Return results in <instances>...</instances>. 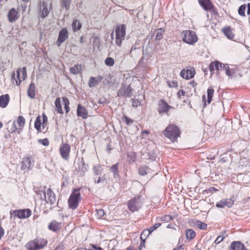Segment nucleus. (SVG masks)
I'll list each match as a JSON object with an SVG mask.
<instances>
[{
    "label": "nucleus",
    "mask_w": 250,
    "mask_h": 250,
    "mask_svg": "<svg viewBox=\"0 0 250 250\" xmlns=\"http://www.w3.org/2000/svg\"><path fill=\"white\" fill-rule=\"evenodd\" d=\"M163 134L172 142H177L180 136V131L178 127L175 125H168L163 131Z\"/></svg>",
    "instance_id": "1"
},
{
    "label": "nucleus",
    "mask_w": 250,
    "mask_h": 250,
    "mask_svg": "<svg viewBox=\"0 0 250 250\" xmlns=\"http://www.w3.org/2000/svg\"><path fill=\"white\" fill-rule=\"evenodd\" d=\"M81 199L80 188H77L73 189L68 200L69 208L72 209H75L78 207Z\"/></svg>",
    "instance_id": "2"
},
{
    "label": "nucleus",
    "mask_w": 250,
    "mask_h": 250,
    "mask_svg": "<svg viewBox=\"0 0 250 250\" xmlns=\"http://www.w3.org/2000/svg\"><path fill=\"white\" fill-rule=\"evenodd\" d=\"M126 32V26L125 24L118 25L115 29L116 34V44L117 46L121 47L122 41L125 40Z\"/></svg>",
    "instance_id": "3"
},
{
    "label": "nucleus",
    "mask_w": 250,
    "mask_h": 250,
    "mask_svg": "<svg viewBox=\"0 0 250 250\" xmlns=\"http://www.w3.org/2000/svg\"><path fill=\"white\" fill-rule=\"evenodd\" d=\"M37 194L40 196L41 199L45 200L47 203L53 205L56 202V197L54 193L50 189H48L47 192L43 191H39Z\"/></svg>",
    "instance_id": "4"
},
{
    "label": "nucleus",
    "mask_w": 250,
    "mask_h": 250,
    "mask_svg": "<svg viewBox=\"0 0 250 250\" xmlns=\"http://www.w3.org/2000/svg\"><path fill=\"white\" fill-rule=\"evenodd\" d=\"M184 34L183 40L184 42L189 44H193L198 40L196 33L192 30H186L182 33Z\"/></svg>",
    "instance_id": "5"
},
{
    "label": "nucleus",
    "mask_w": 250,
    "mask_h": 250,
    "mask_svg": "<svg viewBox=\"0 0 250 250\" xmlns=\"http://www.w3.org/2000/svg\"><path fill=\"white\" fill-rule=\"evenodd\" d=\"M40 11L39 13V17L44 19L48 15L50 10L52 9V4L49 5L44 0L41 1L39 4Z\"/></svg>",
    "instance_id": "6"
},
{
    "label": "nucleus",
    "mask_w": 250,
    "mask_h": 250,
    "mask_svg": "<svg viewBox=\"0 0 250 250\" xmlns=\"http://www.w3.org/2000/svg\"><path fill=\"white\" fill-rule=\"evenodd\" d=\"M128 208L129 209L134 212L138 210L142 206V203L141 200V197L134 198L130 200L128 203Z\"/></svg>",
    "instance_id": "7"
},
{
    "label": "nucleus",
    "mask_w": 250,
    "mask_h": 250,
    "mask_svg": "<svg viewBox=\"0 0 250 250\" xmlns=\"http://www.w3.org/2000/svg\"><path fill=\"white\" fill-rule=\"evenodd\" d=\"M117 95L130 98L133 95V89L130 85H123L118 92Z\"/></svg>",
    "instance_id": "8"
},
{
    "label": "nucleus",
    "mask_w": 250,
    "mask_h": 250,
    "mask_svg": "<svg viewBox=\"0 0 250 250\" xmlns=\"http://www.w3.org/2000/svg\"><path fill=\"white\" fill-rule=\"evenodd\" d=\"M199 4L206 11L211 10L212 12L217 15L218 12L215 8H214L213 4L210 0H198Z\"/></svg>",
    "instance_id": "9"
},
{
    "label": "nucleus",
    "mask_w": 250,
    "mask_h": 250,
    "mask_svg": "<svg viewBox=\"0 0 250 250\" xmlns=\"http://www.w3.org/2000/svg\"><path fill=\"white\" fill-rule=\"evenodd\" d=\"M70 146L67 144H62L60 147V152L62 158L67 160L69 159Z\"/></svg>",
    "instance_id": "10"
},
{
    "label": "nucleus",
    "mask_w": 250,
    "mask_h": 250,
    "mask_svg": "<svg viewBox=\"0 0 250 250\" xmlns=\"http://www.w3.org/2000/svg\"><path fill=\"white\" fill-rule=\"evenodd\" d=\"M159 107L158 111L160 114L165 113L167 114L169 110L173 109V107L168 105L164 100L161 99L158 103Z\"/></svg>",
    "instance_id": "11"
},
{
    "label": "nucleus",
    "mask_w": 250,
    "mask_h": 250,
    "mask_svg": "<svg viewBox=\"0 0 250 250\" xmlns=\"http://www.w3.org/2000/svg\"><path fill=\"white\" fill-rule=\"evenodd\" d=\"M14 216H17L20 219H24L29 217L31 214L30 209H23L14 210L13 212Z\"/></svg>",
    "instance_id": "12"
},
{
    "label": "nucleus",
    "mask_w": 250,
    "mask_h": 250,
    "mask_svg": "<svg viewBox=\"0 0 250 250\" xmlns=\"http://www.w3.org/2000/svg\"><path fill=\"white\" fill-rule=\"evenodd\" d=\"M68 38V31L66 28L61 29L59 33V37L57 41V44L60 46L61 44L66 41Z\"/></svg>",
    "instance_id": "13"
},
{
    "label": "nucleus",
    "mask_w": 250,
    "mask_h": 250,
    "mask_svg": "<svg viewBox=\"0 0 250 250\" xmlns=\"http://www.w3.org/2000/svg\"><path fill=\"white\" fill-rule=\"evenodd\" d=\"M17 77L19 81L16 80V83L17 85L20 84L21 80H23L25 79L27 76L26 68L23 67L22 68H19L17 71Z\"/></svg>",
    "instance_id": "14"
},
{
    "label": "nucleus",
    "mask_w": 250,
    "mask_h": 250,
    "mask_svg": "<svg viewBox=\"0 0 250 250\" xmlns=\"http://www.w3.org/2000/svg\"><path fill=\"white\" fill-rule=\"evenodd\" d=\"M234 204L233 200L229 199H224L217 202L216 207L219 208H224L225 207L231 208Z\"/></svg>",
    "instance_id": "15"
},
{
    "label": "nucleus",
    "mask_w": 250,
    "mask_h": 250,
    "mask_svg": "<svg viewBox=\"0 0 250 250\" xmlns=\"http://www.w3.org/2000/svg\"><path fill=\"white\" fill-rule=\"evenodd\" d=\"M227 64H224L218 61L211 62L209 66V70L211 72H213L214 70H219L221 69H227Z\"/></svg>",
    "instance_id": "16"
},
{
    "label": "nucleus",
    "mask_w": 250,
    "mask_h": 250,
    "mask_svg": "<svg viewBox=\"0 0 250 250\" xmlns=\"http://www.w3.org/2000/svg\"><path fill=\"white\" fill-rule=\"evenodd\" d=\"M7 17L10 22H14L19 18L18 12L15 8H11L9 11Z\"/></svg>",
    "instance_id": "17"
},
{
    "label": "nucleus",
    "mask_w": 250,
    "mask_h": 250,
    "mask_svg": "<svg viewBox=\"0 0 250 250\" xmlns=\"http://www.w3.org/2000/svg\"><path fill=\"white\" fill-rule=\"evenodd\" d=\"M77 115L78 117H81L83 119H86L88 116V111L86 108L79 104L77 106Z\"/></svg>",
    "instance_id": "18"
},
{
    "label": "nucleus",
    "mask_w": 250,
    "mask_h": 250,
    "mask_svg": "<svg viewBox=\"0 0 250 250\" xmlns=\"http://www.w3.org/2000/svg\"><path fill=\"white\" fill-rule=\"evenodd\" d=\"M230 250H248L244 245L239 241L233 242L230 246Z\"/></svg>",
    "instance_id": "19"
},
{
    "label": "nucleus",
    "mask_w": 250,
    "mask_h": 250,
    "mask_svg": "<svg viewBox=\"0 0 250 250\" xmlns=\"http://www.w3.org/2000/svg\"><path fill=\"white\" fill-rule=\"evenodd\" d=\"M33 161L31 157H26L23 159L21 165V169H24L25 168L29 169L33 165Z\"/></svg>",
    "instance_id": "20"
},
{
    "label": "nucleus",
    "mask_w": 250,
    "mask_h": 250,
    "mask_svg": "<svg viewBox=\"0 0 250 250\" xmlns=\"http://www.w3.org/2000/svg\"><path fill=\"white\" fill-rule=\"evenodd\" d=\"M9 96L8 94H5L0 96V107L2 108L5 107L9 101Z\"/></svg>",
    "instance_id": "21"
},
{
    "label": "nucleus",
    "mask_w": 250,
    "mask_h": 250,
    "mask_svg": "<svg viewBox=\"0 0 250 250\" xmlns=\"http://www.w3.org/2000/svg\"><path fill=\"white\" fill-rule=\"evenodd\" d=\"M35 85L34 83L32 82L27 89V95L31 99L35 98Z\"/></svg>",
    "instance_id": "22"
},
{
    "label": "nucleus",
    "mask_w": 250,
    "mask_h": 250,
    "mask_svg": "<svg viewBox=\"0 0 250 250\" xmlns=\"http://www.w3.org/2000/svg\"><path fill=\"white\" fill-rule=\"evenodd\" d=\"M60 223L56 221H53L48 225V229L54 232H57L60 229Z\"/></svg>",
    "instance_id": "23"
},
{
    "label": "nucleus",
    "mask_w": 250,
    "mask_h": 250,
    "mask_svg": "<svg viewBox=\"0 0 250 250\" xmlns=\"http://www.w3.org/2000/svg\"><path fill=\"white\" fill-rule=\"evenodd\" d=\"M119 164L117 163L116 164L112 165L110 167V171L113 173L114 178H117L119 177Z\"/></svg>",
    "instance_id": "24"
},
{
    "label": "nucleus",
    "mask_w": 250,
    "mask_h": 250,
    "mask_svg": "<svg viewBox=\"0 0 250 250\" xmlns=\"http://www.w3.org/2000/svg\"><path fill=\"white\" fill-rule=\"evenodd\" d=\"M38 246L35 239H34L27 244L26 248L28 250H38L39 248Z\"/></svg>",
    "instance_id": "25"
},
{
    "label": "nucleus",
    "mask_w": 250,
    "mask_h": 250,
    "mask_svg": "<svg viewBox=\"0 0 250 250\" xmlns=\"http://www.w3.org/2000/svg\"><path fill=\"white\" fill-rule=\"evenodd\" d=\"M40 249L44 248L47 244V241L44 238L38 237L35 239Z\"/></svg>",
    "instance_id": "26"
},
{
    "label": "nucleus",
    "mask_w": 250,
    "mask_h": 250,
    "mask_svg": "<svg viewBox=\"0 0 250 250\" xmlns=\"http://www.w3.org/2000/svg\"><path fill=\"white\" fill-rule=\"evenodd\" d=\"M98 80H97L94 77H91L88 85L90 87H94L98 84V83L102 81L103 78L101 76L98 77Z\"/></svg>",
    "instance_id": "27"
},
{
    "label": "nucleus",
    "mask_w": 250,
    "mask_h": 250,
    "mask_svg": "<svg viewBox=\"0 0 250 250\" xmlns=\"http://www.w3.org/2000/svg\"><path fill=\"white\" fill-rule=\"evenodd\" d=\"M92 170L94 173V176H101L102 173V168L101 165L93 166Z\"/></svg>",
    "instance_id": "28"
},
{
    "label": "nucleus",
    "mask_w": 250,
    "mask_h": 250,
    "mask_svg": "<svg viewBox=\"0 0 250 250\" xmlns=\"http://www.w3.org/2000/svg\"><path fill=\"white\" fill-rule=\"evenodd\" d=\"M7 129L9 132L13 133L16 131L17 127L15 122H9L7 124Z\"/></svg>",
    "instance_id": "29"
},
{
    "label": "nucleus",
    "mask_w": 250,
    "mask_h": 250,
    "mask_svg": "<svg viewBox=\"0 0 250 250\" xmlns=\"http://www.w3.org/2000/svg\"><path fill=\"white\" fill-rule=\"evenodd\" d=\"M72 27L74 32L77 31L81 28L82 24L77 20H75L72 23Z\"/></svg>",
    "instance_id": "30"
},
{
    "label": "nucleus",
    "mask_w": 250,
    "mask_h": 250,
    "mask_svg": "<svg viewBox=\"0 0 250 250\" xmlns=\"http://www.w3.org/2000/svg\"><path fill=\"white\" fill-rule=\"evenodd\" d=\"M82 67L81 64L75 65L70 69V72L73 74H77L81 71Z\"/></svg>",
    "instance_id": "31"
},
{
    "label": "nucleus",
    "mask_w": 250,
    "mask_h": 250,
    "mask_svg": "<svg viewBox=\"0 0 250 250\" xmlns=\"http://www.w3.org/2000/svg\"><path fill=\"white\" fill-rule=\"evenodd\" d=\"M55 105L56 107V109L58 111V113L62 114L63 111L62 108L61 100L60 98H57L55 102Z\"/></svg>",
    "instance_id": "32"
},
{
    "label": "nucleus",
    "mask_w": 250,
    "mask_h": 250,
    "mask_svg": "<svg viewBox=\"0 0 250 250\" xmlns=\"http://www.w3.org/2000/svg\"><path fill=\"white\" fill-rule=\"evenodd\" d=\"M93 180L95 184H101L103 185H105L106 183V179L104 175L102 177L101 176H99L98 179H96V178H93Z\"/></svg>",
    "instance_id": "33"
},
{
    "label": "nucleus",
    "mask_w": 250,
    "mask_h": 250,
    "mask_svg": "<svg viewBox=\"0 0 250 250\" xmlns=\"http://www.w3.org/2000/svg\"><path fill=\"white\" fill-rule=\"evenodd\" d=\"M224 34L229 39H232L234 37L231 29L229 27L224 28L223 29Z\"/></svg>",
    "instance_id": "34"
},
{
    "label": "nucleus",
    "mask_w": 250,
    "mask_h": 250,
    "mask_svg": "<svg viewBox=\"0 0 250 250\" xmlns=\"http://www.w3.org/2000/svg\"><path fill=\"white\" fill-rule=\"evenodd\" d=\"M195 231L191 229H188L186 231V236L188 239H192L195 236Z\"/></svg>",
    "instance_id": "35"
},
{
    "label": "nucleus",
    "mask_w": 250,
    "mask_h": 250,
    "mask_svg": "<svg viewBox=\"0 0 250 250\" xmlns=\"http://www.w3.org/2000/svg\"><path fill=\"white\" fill-rule=\"evenodd\" d=\"M41 125H42V123H41V117L40 115H39L37 117V118L35 120V125H34L35 128L37 129V130L38 132H41Z\"/></svg>",
    "instance_id": "36"
},
{
    "label": "nucleus",
    "mask_w": 250,
    "mask_h": 250,
    "mask_svg": "<svg viewBox=\"0 0 250 250\" xmlns=\"http://www.w3.org/2000/svg\"><path fill=\"white\" fill-rule=\"evenodd\" d=\"M214 94V90L211 87H209L207 90L208 103L210 104L212 101V97Z\"/></svg>",
    "instance_id": "37"
},
{
    "label": "nucleus",
    "mask_w": 250,
    "mask_h": 250,
    "mask_svg": "<svg viewBox=\"0 0 250 250\" xmlns=\"http://www.w3.org/2000/svg\"><path fill=\"white\" fill-rule=\"evenodd\" d=\"M62 101H63V104H64V108L65 110V112L66 113H68L69 110H70V108H69V104H70V103H69V101L68 100V99L66 97H63L62 98Z\"/></svg>",
    "instance_id": "38"
},
{
    "label": "nucleus",
    "mask_w": 250,
    "mask_h": 250,
    "mask_svg": "<svg viewBox=\"0 0 250 250\" xmlns=\"http://www.w3.org/2000/svg\"><path fill=\"white\" fill-rule=\"evenodd\" d=\"M156 35L155 37V40H160L163 38V35L164 32V30L162 28H159L156 30Z\"/></svg>",
    "instance_id": "39"
},
{
    "label": "nucleus",
    "mask_w": 250,
    "mask_h": 250,
    "mask_svg": "<svg viewBox=\"0 0 250 250\" xmlns=\"http://www.w3.org/2000/svg\"><path fill=\"white\" fill-rule=\"evenodd\" d=\"M149 169L147 167H142L139 168V173L143 176L146 175Z\"/></svg>",
    "instance_id": "40"
},
{
    "label": "nucleus",
    "mask_w": 250,
    "mask_h": 250,
    "mask_svg": "<svg viewBox=\"0 0 250 250\" xmlns=\"http://www.w3.org/2000/svg\"><path fill=\"white\" fill-rule=\"evenodd\" d=\"M151 234L148 229L144 230L141 234V240H145L146 238L149 236V235Z\"/></svg>",
    "instance_id": "41"
},
{
    "label": "nucleus",
    "mask_w": 250,
    "mask_h": 250,
    "mask_svg": "<svg viewBox=\"0 0 250 250\" xmlns=\"http://www.w3.org/2000/svg\"><path fill=\"white\" fill-rule=\"evenodd\" d=\"M72 0H62V7L68 10L70 7V5Z\"/></svg>",
    "instance_id": "42"
},
{
    "label": "nucleus",
    "mask_w": 250,
    "mask_h": 250,
    "mask_svg": "<svg viewBox=\"0 0 250 250\" xmlns=\"http://www.w3.org/2000/svg\"><path fill=\"white\" fill-rule=\"evenodd\" d=\"M104 62L106 65L112 66L114 64V60L111 57H108L105 60Z\"/></svg>",
    "instance_id": "43"
},
{
    "label": "nucleus",
    "mask_w": 250,
    "mask_h": 250,
    "mask_svg": "<svg viewBox=\"0 0 250 250\" xmlns=\"http://www.w3.org/2000/svg\"><path fill=\"white\" fill-rule=\"evenodd\" d=\"M17 123L18 124L19 126L23 127L25 124V119L22 116H20L17 120Z\"/></svg>",
    "instance_id": "44"
},
{
    "label": "nucleus",
    "mask_w": 250,
    "mask_h": 250,
    "mask_svg": "<svg viewBox=\"0 0 250 250\" xmlns=\"http://www.w3.org/2000/svg\"><path fill=\"white\" fill-rule=\"evenodd\" d=\"M246 10L245 5H242L238 9V13L240 16H245V11Z\"/></svg>",
    "instance_id": "45"
},
{
    "label": "nucleus",
    "mask_w": 250,
    "mask_h": 250,
    "mask_svg": "<svg viewBox=\"0 0 250 250\" xmlns=\"http://www.w3.org/2000/svg\"><path fill=\"white\" fill-rule=\"evenodd\" d=\"M123 120L127 125H131L133 123V121L131 119L129 118L126 116H124Z\"/></svg>",
    "instance_id": "46"
},
{
    "label": "nucleus",
    "mask_w": 250,
    "mask_h": 250,
    "mask_svg": "<svg viewBox=\"0 0 250 250\" xmlns=\"http://www.w3.org/2000/svg\"><path fill=\"white\" fill-rule=\"evenodd\" d=\"M197 226L201 229H205L207 228V224L201 221H198Z\"/></svg>",
    "instance_id": "47"
},
{
    "label": "nucleus",
    "mask_w": 250,
    "mask_h": 250,
    "mask_svg": "<svg viewBox=\"0 0 250 250\" xmlns=\"http://www.w3.org/2000/svg\"><path fill=\"white\" fill-rule=\"evenodd\" d=\"M172 220V217L169 215H165L161 218V220L164 222H169Z\"/></svg>",
    "instance_id": "48"
},
{
    "label": "nucleus",
    "mask_w": 250,
    "mask_h": 250,
    "mask_svg": "<svg viewBox=\"0 0 250 250\" xmlns=\"http://www.w3.org/2000/svg\"><path fill=\"white\" fill-rule=\"evenodd\" d=\"M161 223H156L151 227L148 230L151 233L155 229L159 228L161 226Z\"/></svg>",
    "instance_id": "49"
},
{
    "label": "nucleus",
    "mask_w": 250,
    "mask_h": 250,
    "mask_svg": "<svg viewBox=\"0 0 250 250\" xmlns=\"http://www.w3.org/2000/svg\"><path fill=\"white\" fill-rule=\"evenodd\" d=\"M187 73H188V72H187L186 70H185V69H183L181 70L180 72V76L184 79L188 80L189 79L188 75H187Z\"/></svg>",
    "instance_id": "50"
},
{
    "label": "nucleus",
    "mask_w": 250,
    "mask_h": 250,
    "mask_svg": "<svg viewBox=\"0 0 250 250\" xmlns=\"http://www.w3.org/2000/svg\"><path fill=\"white\" fill-rule=\"evenodd\" d=\"M186 71L188 72L187 73V75H188L189 79L192 78L195 74L194 70H192V69H187Z\"/></svg>",
    "instance_id": "51"
},
{
    "label": "nucleus",
    "mask_w": 250,
    "mask_h": 250,
    "mask_svg": "<svg viewBox=\"0 0 250 250\" xmlns=\"http://www.w3.org/2000/svg\"><path fill=\"white\" fill-rule=\"evenodd\" d=\"M39 142L41 143L44 146H47L49 145V141L47 138L44 139H40Z\"/></svg>",
    "instance_id": "52"
},
{
    "label": "nucleus",
    "mask_w": 250,
    "mask_h": 250,
    "mask_svg": "<svg viewBox=\"0 0 250 250\" xmlns=\"http://www.w3.org/2000/svg\"><path fill=\"white\" fill-rule=\"evenodd\" d=\"M132 105L133 107H137L140 104V102L137 100L132 99Z\"/></svg>",
    "instance_id": "53"
},
{
    "label": "nucleus",
    "mask_w": 250,
    "mask_h": 250,
    "mask_svg": "<svg viewBox=\"0 0 250 250\" xmlns=\"http://www.w3.org/2000/svg\"><path fill=\"white\" fill-rule=\"evenodd\" d=\"M97 215L99 217H102L104 216V212L103 209H99L97 210Z\"/></svg>",
    "instance_id": "54"
},
{
    "label": "nucleus",
    "mask_w": 250,
    "mask_h": 250,
    "mask_svg": "<svg viewBox=\"0 0 250 250\" xmlns=\"http://www.w3.org/2000/svg\"><path fill=\"white\" fill-rule=\"evenodd\" d=\"M224 240L223 237L220 236V235L217 237V238L214 241V243L216 244H218L221 242H222Z\"/></svg>",
    "instance_id": "55"
},
{
    "label": "nucleus",
    "mask_w": 250,
    "mask_h": 250,
    "mask_svg": "<svg viewBox=\"0 0 250 250\" xmlns=\"http://www.w3.org/2000/svg\"><path fill=\"white\" fill-rule=\"evenodd\" d=\"M186 93L184 90L181 89L178 91L177 93V96L178 98L181 99V95L184 96L186 94Z\"/></svg>",
    "instance_id": "56"
},
{
    "label": "nucleus",
    "mask_w": 250,
    "mask_h": 250,
    "mask_svg": "<svg viewBox=\"0 0 250 250\" xmlns=\"http://www.w3.org/2000/svg\"><path fill=\"white\" fill-rule=\"evenodd\" d=\"M225 70H226V74L227 75L230 76L233 74L232 71L229 69V66H227V69H225Z\"/></svg>",
    "instance_id": "57"
},
{
    "label": "nucleus",
    "mask_w": 250,
    "mask_h": 250,
    "mask_svg": "<svg viewBox=\"0 0 250 250\" xmlns=\"http://www.w3.org/2000/svg\"><path fill=\"white\" fill-rule=\"evenodd\" d=\"M63 245L61 243L59 245H58L54 250H63Z\"/></svg>",
    "instance_id": "58"
},
{
    "label": "nucleus",
    "mask_w": 250,
    "mask_h": 250,
    "mask_svg": "<svg viewBox=\"0 0 250 250\" xmlns=\"http://www.w3.org/2000/svg\"><path fill=\"white\" fill-rule=\"evenodd\" d=\"M47 116L43 113V120H42V124H47Z\"/></svg>",
    "instance_id": "59"
},
{
    "label": "nucleus",
    "mask_w": 250,
    "mask_h": 250,
    "mask_svg": "<svg viewBox=\"0 0 250 250\" xmlns=\"http://www.w3.org/2000/svg\"><path fill=\"white\" fill-rule=\"evenodd\" d=\"M145 240H141V242L140 244L139 249L140 250H141L142 247H145Z\"/></svg>",
    "instance_id": "60"
},
{
    "label": "nucleus",
    "mask_w": 250,
    "mask_h": 250,
    "mask_svg": "<svg viewBox=\"0 0 250 250\" xmlns=\"http://www.w3.org/2000/svg\"><path fill=\"white\" fill-rule=\"evenodd\" d=\"M220 236H222L223 237V239H224L226 237L228 236V234H227L226 231H223L221 233Z\"/></svg>",
    "instance_id": "61"
},
{
    "label": "nucleus",
    "mask_w": 250,
    "mask_h": 250,
    "mask_svg": "<svg viewBox=\"0 0 250 250\" xmlns=\"http://www.w3.org/2000/svg\"><path fill=\"white\" fill-rule=\"evenodd\" d=\"M85 250H103L101 247H96V246H93V249H90Z\"/></svg>",
    "instance_id": "62"
},
{
    "label": "nucleus",
    "mask_w": 250,
    "mask_h": 250,
    "mask_svg": "<svg viewBox=\"0 0 250 250\" xmlns=\"http://www.w3.org/2000/svg\"><path fill=\"white\" fill-rule=\"evenodd\" d=\"M3 235L4 230L2 227H0V239L1 238Z\"/></svg>",
    "instance_id": "63"
},
{
    "label": "nucleus",
    "mask_w": 250,
    "mask_h": 250,
    "mask_svg": "<svg viewBox=\"0 0 250 250\" xmlns=\"http://www.w3.org/2000/svg\"><path fill=\"white\" fill-rule=\"evenodd\" d=\"M247 14L250 15V3L248 4Z\"/></svg>",
    "instance_id": "64"
}]
</instances>
